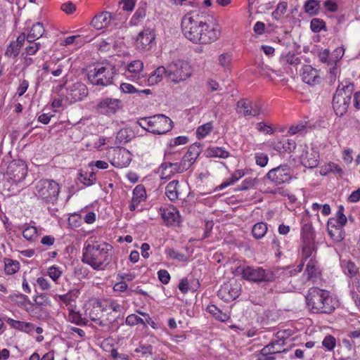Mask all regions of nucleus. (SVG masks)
<instances>
[{
  "mask_svg": "<svg viewBox=\"0 0 360 360\" xmlns=\"http://www.w3.org/2000/svg\"><path fill=\"white\" fill-rule=\"evenodd\" d=\"M259 73L262 76H266L267 77H270V72H274L275 71L272 69H270L266 65H264L263 63L259 64L257 66Z\"/></svg>",
  "mask_w": 360,
  "mask_h": 360,
  "instance_id": "69168bd1",
  "label": "nucleus"
},
{
  "mask_svg": "<svg viewBox=\"0 0 360 360\" xmlns=\"http://www.w3.org/2000/svg\"><path fill=\"white\" fill-rule=\"evenodd\" d=\"M283 63H286L290 65H297L300 63V59L297 57L294 53L290 52L288 53L281 58Z\"/></svg>",
  "mask_w": 360,
  "mask_h": 360,
  "instance_id": "3c124183",
  "label": "nucleus"
},
{
  "mask_svg": "<svg viewBox=\"0 0 360 360\" xmlns=\"http://www.w3.org/2000/svg\"><path fill=\"white\" fill-rule=\"evenodd\" d=\"M238 271L243 279L260 283L274 281L278 269H264L261 266H240Z\"/></svg>",
  "mask_w": 360,
  "mask_h": 360,
  "instance_id": "20e7f679",
  "label": "nucleus"
},
{
  "mask_svg": "<svg viewBox=\"0 0 360 360\" xmlns=\"http://www.w3.org/2000/svg\"><path fill=\"white\" fill-rule=\"evenodd\" d=\"M343 268L345 274L350 277L355 276L358 273V268L350 261L344 262Z\"/></svg>",
  "mask_w": 360,
  "mask_h": 360,
  "instance_id": "37998d69",
  "label": "nucleus"
},
{
  "mask_svg": "<svg viewBox=\"0 0 360 360\" xmlns=\"http://www.w3.org/2000/svg\"><path fill=\"white\" fill-rule=\"evenodd\" d=\"M231 60V55L229 53H223L219 58V64L222 67H227Z\"/></svg>",
  "mask_w": 360,
  "mask_h": 360,
  "instance_id": "774afa93",
  "label": "nucleus"
},
{
  "mask_svg": "<svg viewBox=\"0 0 360 360\" xmlns=\"http://www.w3.org/2000/svg\"><path fill=\"white\" fill-rule=\"evenodd\" d=\"M343 212H344V207L342 205H340L337 212V219H335L336 224H338V226H340V227H342L347 223V217L344 214Z\"/></svg>",
  "mask_w": 360,
  "mask_h": 360,
  "instance_id": "603ef678",
  "label": "nucleus"
},
{
  "mask_svg": "<svg viewBox=\"0 0 360 360\" xmlns=\"http://www.w3.org/2000/svg\"><path fill=\"white\" fill-rule=\"evenodd\" d=\"M8 173L15 182H20L27 176V165L22 161L12 162L8 167Z\"/></svg>",
  "mask_w": 360,
  "mask_h": 360,
  "instance_id": "f3484780",
  "label": "nucleus"
},
{
  "mask_svg": "<svg viewBox=\"0 0 360 360\" xmlns=\"http://www.w3.org/2000/svg\"><path fill=\"white\" fill-rule=\"evenodd\" d=\"M162 167H169L172 172L175 174L176 173H181L188 169H183L182 160L180 163L163 162Z\"/></svg>",
  "mask_w": 360,
  "mask_h": 360,
  "instance_id": "09e8293b",
  "label": "nucleus"
},
{
  "mask_svg": "<svg viewBox=\"0 0 360 360\" xmlns=\"http://www.w3.org/2000/svg\"><path fill=\"white\" fill-rule=\"evenodd\" d=\"M108 157L112 165L118 168L127 167L132 159V155L128 150L119 147L110 148Z\"/></svg>",
  "mask_w": 360,
  "mask_h": 360,
  "instance_id": "1a4fd4ad",
  "label": "nucleus"
},
{
  "mask_svg": "<svg viewBox=\"0 0 360 360\" xmlns=\"http://www.w3.org/2000/svg\"><path fill=\"white\" fill-rule=\"evenodd\" d=\"M305 271L307 274V280L318 278L320 271L316 265V261L313 258H311L308 262Z\"/></svg>",
  "mask_w": 360,
  "mask_h": 360,
  "instance_id": "c85d7f7f",
  "label": "nucleus"
},
{
  "mask_svg": "<svg viewBox=\"0 0 360 360\" xmlns=\"http://www.w3.org/2000/svg\"><path fill=\"white\" fill-rule=\"evenodd\" d=\"M288 7V4L285 1L280 2L276 7V9L272 12V17L276 20H280L285 13Z\"/></svg>",
  "mask_w": 360,
  "mask_h": 360,
  "instance_id": "4c0bfd02",
  "label": "nucleus"
},
{
  "mask_svg": "<svg viewBox=\"0 0 360 360\" xmlns=\"http://www.w3.org/2000/svg\"><path fill=\"white\" fill-rule=\"evenodd\" d=\"M268 179L276 184H282L291 179L290 168L288 165H281L271 169L266 174Z\"/></svg>",
  "mask_w": 360,
  "mask_h": 360,
  "instance_id": "9d476101",
  "label": "nucleus"
},
{
  "mask_svg": "<svg viewBox=\"0 0 360 360\" xmlns=\"http://www.w3.org/2000/svg\"><path fill=\"white\" fill-rule=\"evenodd\" d=\"M165 68L167 79L174 84L184 81L191 75V66L183 60H175Z\"/></svg>",
  "mask_w": 360,
  "mask_h": 360,
  "instance_id": "6e6552de",
  "label": "nucleus"
},
{
  "mask_svg": "<svg viewBox=\"0 0 360 360\" xmlns=\"http://www.w3.org/2000/svg\"><path fill=\"white\" fill-rule=\"evenodd\" d=\"M34 301L38 306H49L51 304V301L45 294L37 295L34 297Z\"/></svg>",
  "mask_w": 360,
  "mask_h": 360,
  "instance_id": "4d7b16f0",
  "label": "nucleus"
},
{
  "mask_svg": "<svg viewBox=\"0 0 360 360\" xmlns=\"http://www.w3.org/2000/svg\"><path fill=\"white\" fill-rule=\"evenodd\" d=\"M310 27L314 32H319L326 30V22L320 18H313L311 20Z\"/></svg>",
  "mask_w": 360,
  "mask_h": 360,
  "instance_id": "79ce46f5",
  "label": "nucleus"
},
{
  "mask_svg": "<svg viewBox=\"0 0 360 360\" xmlns=\"http://www.w3.org/2000/svg\"><path fill=\"white\" fill-rule=\"evenodd\" d=\"M136 353H140L143 358H148L153 354V347L149 344L140 345L134 350Z\"/></svg>",
  "mask_w": 360,
  "mask_h": 360,
  "instance_id": "a19ab883",
  "label": "nucleus"
},
{
  "mask_svg": "<svg viewBox=\"0 0 360 360\" xmlns=\"http://www.w3.org/2000/svg\"><path fill=\"white\" fill-rule=\"evenodd\" d=\"M23 237L27 240H34L37 237V231L34 226H28L22 231Z\"/></svg>",
  "mask_w": 360,
  "mask_h": 360,
  "instance_id": "49530a36",
  "label": "nucleus"
},
{
  "mask_svg": "<svg viewBox=\"0 0 360 360\" xmlns=\"http://www.w3.org/2000/svg\"><path fill=\"white\" fill-rule=\"evenodd\" d=\"M201 150L200 143H195L191 145L181 160L183 169H188L199 156Z\"/></svg>",
  "mask_w": 360,
  "mask_h": 360,
  "instance_id": "aec40b11",
  "label": "nucleus"
},
{
  "mask_svg": "<svg viewBox=\"0 0 360 360\" xmlns=\"http://www.w3.org/2000/svg\"><path fill=\"white\" fill-rule=\"evenodd\" d=\"M61 9L67 14H71L76 10V6L71 1H68L61 5Z\"/></svg>",
  "mask_w": 360,
  "mask_h": 360,
  "instance_id": "338daca9",
  "label": "nucleus"
},
{
  "mask_svg": "<svg viewBox=\"0 0 360 360\" xmlns=\"http://www.w3.org/2000/svg\"><path fill=\"white\" fill-rule=\"evenodd\" d=\"M143 68V63L140 60H136L131 62L127 65L128 72L131 74V75H127L128 77H130L131 79L134 80L136 79L139 78V74L142 71Z\"/></svg>",
  "mask_w": 360,
  "mask_h": 360,
  "instance_id": "393cba45",
  "label": "nucleus"
},
{
  "mask_svg": "<svg viewBox=\"0 0 360 360\" xmlns=\"http://www.w3.org/2000/svg\"><path fill=\"white\" fill-rule=\"evenodd\" d=\"M158 276L159 280L163 284H167L169 282L170 275L167 270H165V269L159 270L158 272Z\"/></svg>",
  "mask_w": 360,
  "mask_h": 360,
  "instance_id": "680f3d73",
  "label": "nucleus"
},
{
  "mask_svg": "<svg viewBox=\"0 0 360 360\" xmlns=\"http://www.w3.org/2000/svg\"><path fill=\"white\" fill-rule=\"evenodd\" d=\"M284 344L283 340H278L275 342H273L262 349V352H266L269 354H274L276 353L281 352V349L280 348H276V346H282Z\"/></svg>",
  "mask_w": 360,
  "mask_h": 360,
  "instance_id": "f704fd0d",
  "label": "nucleus"
},
{
  "mask_svg": "<svg viewBox=\"0 0 360 360\" xmlns=\"http://www.w3.org/2000/svg\"><path fill=\"white\" fill-rule=\"evenodd\" d=\"M269 161V158L266 154L263 153H257L255 154L256 164L261 167H265Z\"/></svg>",
  "mask_w": 360,
  "mask_h": 360,
  "instance_id": "6e6d98bb",
  "label": "nucleus"
},
{
  "mask_svg": "<svg viewBox=\"0 0 360 360\" xmlns=\"http://www.w3.org/2000/svg\"><path fill=\"white\" fill-rule=\"evenodd\" d=\"M307 309L314 314H330L335 309V302L328 290L313 287L305 295Z\"/></svg>",
  "mask_w": 360,
  "mask_h": 360,
  "instance_id": "f03ea898",
  "label": "nucleus"
},
{
  "mask_svg": "<svg viewBox=\"0 0 360 360\" xmlns=\"http://www.w3.org/2000/svg\"><path fill=\"white\" fill-rule=\"evenodd\" d=\"M167 77V70L165 66H159L149 76L148 79L149 85H154L162 81L163 77Z\"/></svg>",
  "mask_w": 360,
  "mask_h": 360,
  "instance_id": "a878e982",
  "label": "nucleus"
},
{
  "mask_svg": "<svg viewBox=\"0 0 360 360\" xmlns=\"http://www.w3.org/2000/svg\"><path fill=\"white\" fill-rule=\"evenodd\" d=\"M137 124L147 131L156 134H166L173 127V122L162 114L140 118Z\"/></svg>",
  "mask_w": 360,
  "mask_h": 360,
  "instance_id": "39448f33",
  "label": "nucleus"
},
{
  "mask_svg": "<svg viewBox=\"0 0 360 360\" xmlns=\"http://www.w3.org/2000/svg\"><path fill=\"white\" fill-rule=\"evenodd\" d=\"M68 311H69L68 320L70 322L74 323L79 326L86 325V321L82 317V315L79 312L75 311L74 309V307H69Z\"/></svg>",
  "mask_w": 360,
  "mask_h": 360,
  "instance_id": "72a5a7b5",
  "label": "nucleus"
},
{
  "mask_svg": "<svg viewBox=\"0 0 360 360\" xmlns=\"http://www.w3.org/2000/svg\"><path fill=\"white\" fill-rule=\"evenodd\" d=\"M284 146V150L285 153H291L296 148V143L292 139H284L283 140Z\"/></svg>",
  "mask_w": 360,
  "mask_h": 360,
  "instance_id": "e2e57ef3",
  "label": "nucleus"
},
{
  "mask_svg": "<svg viewBox=\"0 0 360 360\" xmlns=\"http://www.w3.org/2000/svg\"><path fill=\"white\" fill-rule=\"evenodd\" d=\"M245 175V173L243 170L238 169L233 174L231 179L223 182L221 185L219 186L218 188L219 190H222L224 188L233 184L236 181L243 177Z\"/></svg>",
  "mask_w": 360,
  "mask_h": 360,
  "instance_id": "c9c22d12",
  "label": "nucleus"
},
{
  "mask_svg": "<svg viewBox=\"0 0 360 360\" xmlns=\"http://www.w3.org/2000/svg\"><path fill=\"white\" fill-rule=\"evenodd\" d=\"M351 101H347L345 98L339 97L338 95H334L333 98V108L335 114L340 117L344 115L348 109Z\"/></svg>",
  "mask_w": 360,
  "mask_h": 360,
  "instance_id": "4be33fe9",
  "label": "nucleus"
},
{
  "mask_svg": "<svg viewBox=\"0 0 360 360\" xmlns=\"http://www.w3.org/2000/svg\"><path fill=\"white\" fill-rule=\"evenodd\" d=\"M35 194L46 203H55L60 193L57 182L50 179H41L36 185Z\"/></svg>",
  "mask_w": 360,
  "mask_h": 360,
  "instance_id": "0eeeda50",
  "label": "nucleus"
},
{
  "mask_svg": "<svg viewBox=\"0 0 360 360\" xmlns=\"http://www.w3.org/2000/svg\"><path fill=\"white\" fill-rule=\"evenodd\" d=\"M155 39V34L150 28L144 29L140 32L136 39V46L139 49H148Z\"/></svg>",
  "mask_w": 360,
  "mask_h": 360,
  "instance_id": "a211bd4d",
  "label": "nucleus"
},
{
  "mask_svg": "<svg viewBox=\"0 0 360 360\" xmlns=\"http://www.w3.org/2000/svg\"><path fill=\"white\" fill-rule=\"evenodd\" d=\"M321 1L308 0L304 5V11L309 15H316L320 9Z\"/></svg>",
  "mask_w": 360,
  "mask_h": 360,
  "instance_id": "473e14b6",
  "label": "nucleus"
},
{
  "mask_svg": "<svg viewBox=\"0 0 360 360\" xmlns=\"http://www.w3.org/2000/svg\"><path fill=\"white\" fill-rule=\"evenodd\" d=\"M240 293V286L239 284L224 283L218 290L217 296L224 302H229L236 300Z\"/></svg>",
  "mask_w": 360,
  "mask_h": 360,
  "instance_id": "9b49d317",
  "label": "nucleus"
},
{
  "mask_svg": "<svg viewBox=\"0 0 360 360\" xmlns=\"http://www.w3.org/2000/svg\"><path fill=\"white\" fill-rule=\"evenodd\" d=\"M202 32H200V44H210L219 39L221 31L217 25H210L205 20L203 22Z\"/></svg>",
  "mask_w": 360,
  "mask_h": 360,
  "instance_id": "2eb2a0df",
  "label": "nucleus"
},
{
  "mask_svg": "<svg viewBox=\"0 0 360 360\" xmlns=\"http://www.w3.org/2000/svg\"><path fill=\"white\" fill-rule=\"evenodd\" d=\"M335 338L332 335H327L325 337L322 342V345L324 347L328 350H333L335 346Z\"/></svg>",
  "mask_w": 360,
  "mask_h": 360,
  "instance_id": "bf43d9fd",
  "label": "nucleus"
},
{
  "mask_svg": "<svg viewBox=\"0 0 360 360\" xmlns=\"http://www.w3.org/2000/svg\"><path fill=\"white\" fill-rule=\"evenodd\" d=\"M44 32L43 25L40 22H37L32 25L30 33H31L36 38H40Z\"/></svg>",
  "mask_w": 360,
  "mask_h": 360,
  "instance_id": "8fccbe9b",
  "label": "nucleus"
},
{
  "mask_svg": "<svg viewBox=\"0 0 360 360\" xmlns=\"http://www.w3.org/2000/svg\"><path fill=\"white\" fill-rule=\"evenodd\" d=\"M112 247L106 243H88L83 249L82 262L94 269H104L110 262Z\"/></svg>",
  "mask_w": 360,
  "mask_h": 360,
  "instance_id": "f257e3e1",
  "label": "nucleus"
},
{
  "mask_svg": "<svg viewBox=\"0 0 360 360\" xmlns=\"http://www.w3.org/2000/svg\"><path fill=\"white\" fill-rule=\"evenodd\" d=\"M41 44L39 43H31L26 46L25 51L27 56L34 55L39 49Z\"/></svg>",
  "mask_w": 360,
  "mask_h": 360,
  "instance_id": "052dcab7",
  "label": "nucleus"
},
{
  "mask_svg": "<svg viewBox=\"0 0 360 360\" xmlns=\"http://www.w3.org/2000/svg\"><path fill=\"white\" fill-rule=\"evenodd\" d=\"M4 271L7 275H13L17 272L20 268L19 262L11 259H4Z\"/></svg>",
  "mask_w": 360,
  "mask_h": 360,
  "instance_id": "2f4dec72",
  "label": "nucleus"
},
{
  "mask_svg": "<svg viewBox=\"0 0 360 360\" xmlns=\"http://www.w3.org/2000/svg\"><path fill=\"white\" fill-rule=\"evenodd\" d=\"M205 154L207 157H216L220 158H226L229 156V153L223 148L210 147L208 148Z\"/></svg>",
  "mask_w": 360,
  "mask_h": 360,
  "instance_id": "cd10ccee",
  "label": "nucleus"
},
{
  "mask_svg": "<svg viewBox=\"0 0 360 360\" xmlns=\"http://www.w3.org/2000/svg\"><path fill=\"white\" fill-rule=\"evenodd\" d=\"M213 129V126L211 122L204 124L198 127L196 130L197 137L200 139L207 136Z\"/></svg>",
  "mask_w": 360,
  "mask_h": 360,
  "instance_id": "58836bf2",
  "label": "nucleus"
},
{
  "mask_svg": "<svg viewBox=\"0 0 360 360\" xmlns=\"http://www.w3.org/2000/svg\"><path fill=\"white\" fill-rule=\"evenodd\" d=\"M58 298L59 300L68 307V309L69 307H73L72 302H75V300L72 298L71 292L58 295Z\"/></svg>",
  "mask_w": 360,
  "mask_h": 360,
  "instance_id": "864d4df0",
  "label": "nucleus"
},
{
  "mask_svg": "<svg viewBox=\"0 0 360 360\" xmlns=\"http://www.w3.org/2000/svg\"><path fill=\"white\" fill-rule=\"evenodd\" d=\"M302 165L309 169H313L318 166L319 154L314 148H307L301 155Z\"/></svg>",
  "mask_w": 360,
  "mask_h": 360,
  "instance_id": "dca6fc26",
  "label": "nucleus"
},
{
  "mask_svg": "<svg viewBox=\"0 0 360 360\" xmlns=\"http://www.w3.org/2000/svg\"><path fill=\"white\" fill-rule=\"evenodd\" d=\"M207 310L210 314H212L216 319L221 322H225L229 319V316L227 314L222 312L214 304L209 305Z\"/></svg>",
  "mask_w": 360,
  "mask_h": 360,
  "instance_id": "7c9ffc66",
  "label": "nucleus"
},
{
  "mask_svg": "<svg viewBox=\"0 0 360 360\" xmlns=\"http://www.w3.org/2000/svg\"><path fill=\"white\" fill-rule=\"evenodd\" d=\"M165 254L167 257H169L173 259L178 260L179 262H186L187 261V257L182 253H180L176 251L173 248H167L165 250Z\"/></svg>",
  "mask_w": 360,
  "mask_h": 360,
  "instance_id": "ea45409f",
  "label": "nucleus"
},
{
  "mask_svg": "<svg viewBox=\"0 0 360 360\" xmlns=\"http://www.w3.org/2000/svg\"><path fill=\"white\" fill-rule=\"evenodd\" d=\"M204 15L190 13L185 15L181 20V30L184 35L193 43H199L202 32Z\"/></svg>",
  "mask_w": 360,
  "mask_h": 360,
  "instance_id": "7ed1b4c3",
  "label": "nucleus"
},
{
  "mask_svg": "<svg viewBox=\"0 0 360 360\" xmlns=\"http://www.w3.org/2000/svg\"><path fill=\"white\" fill-rule=\"evenodd\" d=\"M179 212L174 209H165L162 212V218L167 226H175L179 224Z\"/></svg>",
  "mask_w": 360,
  "mask_h": 360,
  "instance_id": "5701e85b",
  "label": "nucleus"
},
{
  "mask_svg": "<svg viewBox=\"0 0 360 360\" xmlns=\"http://www.w3.org/2000/svg\"><path fill=\"white\" fill-rule=\"evenodd\" d=\"M146 16V11L143 8H138L131 17L129 23L131 25H137Z\"/></svg>",
  "mask_w": 360,
  "mask_h": 360,
  "instance_id": "c03bdc74",
  "label": "nucleus"
},
{
  "mask_svg": "<svg viewBox=\"0 0 360 360\" xmlns=\"http://www.w3.org/2000/svg\"><path fill=\"white\" fill-rule=\"evenodd\" d=\"M256 128L259 131L263 132L266 134H272L274 132V129L271 127V126L268 125L263 122L257 123Z\"/></svg>",
  "mask_w": 360,
  "mask_h": 360,
  "instance_id": "13d9d810",
  "label": "nucleus"
},
{
  "mask_svg": "<svg viewBox=\"0 0 360 360\" xmlns=\"http://www.w3.org/2000/svg\"><path fill=\"white\" fill-rule=\"evenodd\" d=\"M267 224L264 222L255 224L252 229V234L255 239L262 238L267 232Z\"/></svg>",
  "mask_w": 360,
  "mask_h": 360,
  "instance_id": "c756f323",
  "label": "nucleus"
},
{
  "mask_svg": "<svg viewBox=\"0 0 360 360\" xmlns=\"http://www.w3.org/2000/svg\"><path fill=\"white\" fill-rule=\"evenodd\" d=\"M301 76L304 82L312 86L319 84L321 80L318 70L309 65L303 66Z\"/></svg>",
  "mask_w": 360,
  "mask_h": 360,
  "instance_id": "6ab92c4d",
  "label": "nucleus"
},
{
  "mask_svg": "<svg viewBox=\"0 0 360 360\" xmlns=\"http://www.w3.org/2000/svg\"><path fill=\"white\" fill-rule=\"evenodd\" d=\"M48 273L49 276L56 281L61 275V271L55 266L49 268Z\"/></svg>",
  "mask_w": 360,
  "mask_h": 360,
  "instance_id": "0e129e2a",
  "label": "nucleus"
},
{
  "mask_svg": "<svg viewBox=\"0 0 360 360\" xmlns=\"http://www.w3.org/2000/svg\"><path fill=\"white\" fill-rule=\"evenodd\" d=\"M111 19V13L104 11L95 15L91 23V25L96 30H101L109 25Z\"/></svg>",
  "mask_w": 360,
  "mask_h": 360,
  "instance_id": "412c9836",
  "label": "nucleus"
},
{
  "mask_svg": "<svg viewBox=\"0 0 360 360\" xmlns=\"http://www.w3.org/2000/svg\"><path fill=\"white\" fill-rule=\"evenodd\" d=\"M116 74L115 68L110 63L97 65L87 74L89 81L96 86H107L113 82Z\"/></svg>",
  "mask_w": 360,
  "mask_h": 360,
  "instance_id": "423d86ee",
  "label": "nucleus"
},
{
  "mask_svg": "<svg viewBox=\"0 0 360 360\" xmlns=\"http://www.w3.org/2000/svg\"><path fill=\"white\" fill-rule=\"evenodd\" d=\"M122 107V101L119 99L105 98L96 105V110L102 115L115 114Z\"/></svg>",
  "mask_w": 360,
  "mask_h": 360,
  "instance_id": "f8f14e48",
  "label": "nucleus"
},
{
  "mask_svg": "<svg viewBox=\"0 0 360 360\" xmlns=\"http://www.w3.org/2000/svg\"><path fill=\"white\" fill-rule=\"evenodd\" d=\"M146 198V190L143 185H138L133 191V197L131 200H136L139 203Z\"/></svg>",
  "mask_w": 360,
  "mask_h": 360,
  "instance_id": "e433bc0d",
  "label": "nucleus"
},
{
  "mask_svg": "<svg viewBox=\"0 0 360 360\" xmlns=\"http://www.w3.org/2000/svg\"><path fill=\"white\" fill-rule=\"evenodd\" d=\"M178 184L179 181L173 180L166 186L165 195L171 201H175L179 198Z\"/></svg>",
  "mask_w": 360,
  "mask_h": 360,
  "instance_id": "bb28decb",
  "label": "nucleus"
},
{
  "mask_svg": "<svg viewBox=\"0 0 360 360\" xmlns=\"http://www.w3.org/2000/svg\"><path fill=\"white\" fill-rule=\"evenodd\" d=\"M302 258L306 260L310 257L313 258L316 253L314 234L308 231L302 234Z\"/></svg>",
  "mask_w": 360,
  "mask_h": 360,
  "instance_id": "ddd939ff",
  "label": "nucleus"
},
{
  "mask_svg": "<svg viewBox=\"0 0 360 360\" xmlns=\"http://www.w3.org/2000/svg\"><path fill=\"white\" fill-rule=\"evenodd\" d=\"M68 100L72 102H77L82 100L88 95L86 86L82 82H76L66 89Z\"/></svg>",
  "mask_w": 360,
  "mask_h": 360,
  "instance_id": "4468645a",
  "label": "nucleus"
},
{
  "mask_svg": "<svg viewBox=\"0 0 360 360\" xmlns=\"http://www.w3.org/2000/svg\"><path fill=\"white\" fill-rule=\"evenodd\" d=\"M20 50V49L18 47V45L12 41L8 46L5 54L8 57L15 58L18 56Z\"/></svg>",
  "mask_w": 360,
  "mask_h": 360,
  "instance_id": "a18cd8bd",
  "label": "nucleus"
},
{
  "mask_svg": "<svg viewBox=\"0 0 360 360\" xmlns=\"http://www.w3.org/2000/svg\"><path fill=\"white\" fill-rule=\"evenodd\" d=\"M125 322L129 326H135L137 324H142L143 326H146V322H144V319L134 314L129 315L126 318Z\"/></svg>",
  "mask_w": 360,
  "mask_h": 360,
  "instance_id": "de8ad7c7",
  "label": "nucleus"
},
{
  "mask_svg": "<svg viewBox=\"0 0 360 360\" xmlns=\"http://www.w3.org/2000/svg\"><path fill=\"white\" fill-rule=\"evenodd\" d=\"M257 183V179L247 178L243 181L241 186L236 191H245L255 186Z\"/></svg>",
  "mask_w": 360,
  "mask_h": 360,
  "instance_id": "5fc2aeb1",
  "label": "nucleus"
},
{
  "mask_svg": "<svg viewBox=\"0 0 360 360\" xmlns=\"http://www.w3.org/2000/svg\"><path fill=\"white\" fill-rule=\"evenodd\" d=\"M354 91V86L352 83L346 82L345 84L341 83L338 85L335 95H338L339 97L345 98L347 101H351Z\"/></svg>",
  "mask_w": 360,
  "mask_h": 360,
  "instance_id": "b1692460",
  "label": "nucleus"
}]
</instances>
